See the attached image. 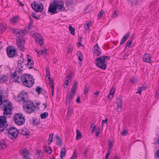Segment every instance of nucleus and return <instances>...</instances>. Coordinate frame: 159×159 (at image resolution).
<instances>
[{"label":"nucleus","instance_id":"obj_1","mask_svg":"<svg viewBox=\"0 0 159 159\" xmlns=\"http://www.w3.org/2000/svg\"><path fill=\"white\" fill-rule=\"evenodd\" d=\"M14 35L18 37L17 39H16V43L18 48L20 50L23 51L25 49L24 44L25 40V38L21 37L20 30L18 29H15L13 31Z\"/></svg>","mask_w":159,"mask_h":159},{"label":"nucleus","instance_id":"obj_2","mask_svg":"<svg viewBox=\"0 0 159 159\" xmlns=\"http://www.w3.org/2000/svg\"><path fill=\"white\" fill-rule=\"evenodd\" d=\"M109 59V57L101 56L96 59L95 61V64L98 67L102 70H105L107 66L106 62Z\"/></svg>","mask_w":159,"mask_h":159},{"label":"nucleus","instance_id":"obj_3","mask_svg":"<svg viewBox=\"0 0 159 159\" xmlns=\"http://www.w3.org/2000/svg\"><path fill=\"white\" fill-rule=\"evenodd\" d=\"M20 80L24 85L29 88L31 87L34 83V79L32 75L29 74L23 75Z\"/></svg>","mask_w":159,"mask_h":159},{"label":"nucleus","instance_id":"obj_4","mask_svg":"<svg viewBox=\"0 0 159 159\" xmlns=\"http://www.w3.org/2000/svg\"><path fill=\"white\" fill-rule=\"evenodd\" d=\"M23 108L25 111L29 114L32 113L35 108L34 103L28 100L23 103Z\"/></svg>","mask_w":159,"mask_h":159},{"label":"nucleus","instance_id":"obj_5","mask_svg":"<svg viewBox=\"0 0 159 159\" xmlns=\"http://www.w3.org/2000/svg\"><path fill=\"white\" fill-rule=\"evenodd\" d=\"M14 120L15 123L19 126L23 125L25 122V118L21 113L15 114L14 116Z\"/></svg>","mask_w":159,"mask_h":159},{"label":"nucleus","instance_id":"obj_6","mask_svg":"<svg viewBox=\"0 0 159 159\" xmlns=\"http://www.w3.org/2000/svg\"><path fill=\"white\" fill-rule=\"evenodd\" d=\"M19 130L14 127H10L8 130V136L12 139H14L17 136Z\"/></svg>","mask_w":159,"mask_h":159},{"label":"nucleus","instance_id":"obj_7","mask_svg":"<svg viewBox=\"0 0 159 159\" xmlns=\"http://www.w3.org/2000/svg\"><path fill=\"white\" fill-rule=\"evenodd\" d=\"M21 69H18L14 72L12 75V77L14 79V81L16 82L19 83L20 80L22 76V71Z\"/></svg>","mask_w":159,"mask_h":159},{"label":"nucleus","instance_id":"obj_8","mask_svg":"<svg viewBox=\"0 0 159 159\" xmlns=\"http://www.w3.org/2000/svg\"><path fill=\"white\" fill-rule=\"evenodd\" d=\"M31 6L32 9L36 12H40L43 9V6L42 4L41 3L39 4L35 1H34V3L31 4Z\"/></svg>","mask_w":159,"mask_h":159},{"label":"nucleus","instance_id":"obj_9","mask_svg":"<svg viewBox=\"0 0 159 159\" xmlns=\"http://www.w3.org/2000/svg\"><path fill=\"white\" fill-rule=\"evenodd\" d=\"M33 37L36 43L40 45L43 44V39L42 36L39 34L35 33L33 34Z\"/></svg>","mask_w":159,"mask_h":159},{"label":"nucleus","instance_id":"obj_10","mask_svg":"<svg viewBox=\"0 0 159 159\" xmlns=\"http://www.w3.org/2000/svg\"><path fill=\"white\" fill-rule=\"evenodd\" d=\"M6 52L7 56L9 57H12L16 55V51L13 48L7 47L6 49Z\"/></svg>","mask_w":159,"mask_h":159},{"label":"nucleus","instance_id":"obj_11","mask_svg":"<svg viewBox=\"0 0 159 159\" xmlns=\"http://www.w3.org/2000/svg\"><path fill=\"white\" fill-rule=\"evenodd\" d=\"M28 98V94L27 93L24 92H21L17 96V100L19 101H23V103L24 102L27 101Z\"/></svg>","mask_w":159,"mask_h":159},{"label":"nucleus","instance_id":"obj_12","mask_svg":"<svg viewBox=\"0 0 159 159\" xmlns=\"http://www.w3.org/2000/svg\"><path fill=\"white\" fill-rule=\"evenodd\" d=\"M5 101H4L3 104V114L8 116V115H10L12 113V107H8L6 105H4L6 104H5Z\"/></svg>","mask_w":159,"mask_h":159},{"label":"nucleus","instance_id":"obj_13","mask_svg":"<svg viewBox=\"0 0 159 159\" xmlns=\"http://www.w3.org/2000/svg\"><path fill=\"white\" fill-rule=\"evenodd\" d=\"M116 100L117 107L116 111L117 112H120L122 111V101L120 98H117Z\"/></svg>","mask_w":159,"mask_h":159},{"label":"nucleus","instance_id":"obj_14","mask_svg":"<svg viewBox=\"0 0 159 159\" xmlns=\"http://www.w3.org/2000/svg\"><path fill=\"white\" fill-rule=\"evenodd\" d=\"M6 117L4 116H0V127L2 128L6 126L7 128Z\"/></svg>","mask_w":159,"mask_h":159},{"label":"nucleus","instance_id":"obj_15","mask_svg":"<svg viewBox=\"0 0 159 159\" xmlns=\"http://www.w3.org/2000/svg\"><path fill=\"white\" fill-rule=\"evenodd\" d=\"M56 8L55 3L51 4L49 7L48 12L54 14L57 13L58 11H57Z\"/></svg>","mask_w":159,"mask_h":159},{"label":"nucleus","instance_id":"obj_16","mask_svg":"<svg viewBox=\"0 0 159 159\" xmlns=\"http://www.w3.org/2000/svg\"><path fill=\"white\" fill-rule=\"evenodd\" d=\"M75 95V94L70 93L69 94H68L66 97V105L68 104H70L72 99L73 98Z\"/></svg>","mask_w":159,"mask_h":159},{"label":"nucleus","instance_id":"obj_17","mask_svg":"<svg viewBox=\"0 0 159 159\" xmlns=\"http://www.w3.org/2000/svg\"><path fill=\"white\" fill-rule=\"evenodd\" d=\"M57 11L58 12L60 11H63L65 9V8L64 7V4L63 3L59 4V3H55Z\"/></svg>","mask_w":159,"mask_h":159},{"label":"nucleus","instance_id":"obj_18","mask_svg":"<svg viewBox=\"0 0 159 159\" xmlns=\"http://www.w3.org/2000/svg\"><path fill=\"white\" fill-rule=\"evenodd\" d=\"M143 61L146 62L150 63L151 61V58L149 55L148 53H146L143 56Z\"/></svg>","mask_w":159,"mask_h":159},{"label":"nucleus","instance_id":"obj_19","mask_svg":"<svg viewBox=\"0 0 159 159\" xmlns=\"http://www.w3.org/2000/svg\"><path fill=\"white\" fill-rule=\"evenodd\" d=\"M21 153L23 155V159H25L28 158V156L30 154V152L26 148L23 149L21 151Z\"/></svg>","mask_w":159,"mask_h":159},{"label":"nucleus","instance_id":"obj_20","mask_svg":"<svg viewBox=\"0 0 159 159\" xmlns=\"http://www.w3.org/2000/svg\"><path fill=\"white\" fill-rule=\"evenodd\" d=\"M27 62L26 65L29 69H31L34 66V62L32 59L31 58H28L27 60Z\"/></svg>","mask_w":159,"mask_h":159},{"label":"nucleus","instance_id":"obj_21","mask_svg":"<svg viewBox=\"0 0 159 159\" xmlns=\"http://www.w3.org/2000/svg\"><path fill=\"white\" fill-rule=\"evenodd\" d=\"M130 34V32H128L124 36L121 40L120 43V44L122 45L126 41L127 39L129 38V34Z\"/></svg>","mask_w":159,"mask_h":159},{"label":"nucleus","instance_id":"obj_22","mask_svg":"<svg viewBox=\"0 0 159 159\" xmlns=\"http://www.w3.org/2000/svg\"><path fill=\"white\" fill-rule=\"evenodd\" d=\"M49 79L50 80V84H49L51 85L52 95V96H53L54 92V82L53 80L51 78L49 77Z\"/></svg>","mask_w":159,"mask_h":159},{"label":"nucleus","instance_id":"obj_23","mask_svg":"<svg viewBox=\"0 0 159 159\" xmlns=\"http://www.w3.org/2000/svg\"><path fill=\"white\" fill-rule=\"evenodd\" d=\"M77 82L76 81H75L71 88L70 93L75 94V93L77 88Z\"/></svg>","mask_w":159,"mask_h":159},{"label":"nucleus","instance_id":"obj_24","mask_svg":"<svg viewBox=\"0 0 159 159\" xmlns=\"http://www.w3.org/2000/svg\"><path fill=\"white\" fill-rule=\"evenodd\" d=\"M8 80V77L6 75H2L0 76V82L1 83H4L7 82Z\"/></svg>","mask_w":159,"mask_h":159},{"label":"nucleus","instance_id":"obj_25","mask_svg":"<svg viewBox=\"0 0 159 159\" xmlns=\"http://www.w3.org/2000/svg\"><path fill=\"white\" fill-rule=\"evenodd\" d=\"M6 24L2 23L0 24V33H2L6 30Z\"/></svg>","mask_w":159,"mask_h":159},{"label":"nucleus","instance_id":"obj_26","mask_svg":"<svg viewBox=\"0 0 159 159\" xmlns=\"http://www.w3.org/2000/svg\"><path fill=\"white\" fill-rule=\"evenodd\" d=\"M7 146V144L4 140H2L0 142V148L3 149L5 148Z\"/></svg>","mask_w":159,"mask_h":159},{"label":"nucleus","instance_id":"obj_27","mask_svg":"<svg viewBox=\"0 0 159 159\" xmlns=\"http://www.w3.org/2000/svg\"><path fill=\"white\" fill-rule=\"evenodd\" d=\"M56 138L57 139V145L60 147H61L62 145L61 140L60 138L57 135L56 136Z\"/></svg>","mask_w":159,"mask_h":159},{"label":"nucleus","instance_id":"obj_28","mask_svg":"<svg viewBox=\"0 0 159 159\" xmlns=\"http://www.w3.org/2000/svg\"><path fill=\"white\" fill-rule=\"evenodd\" d=\"M31 123L33 126H37L39 124L40 122L36 119L33 118Z\"/></svg>","mask_w":159,"mask_h":159},{"label":"nucleus","instance_id":"obj_29","mask_svg":"<svg viewBox=\"0 0 159 159\" xmlns=\"http://www.w3.org/2000/svg\"><path fill=\"white\" fill-rule=\"evenodd\" d=\"M45 151L49 154H51L52 152V149L50 147L45 146Z\"/></svg>","mask_w":159,"mask_h":159},{"label":"nucleus","instance_id":"obj_30","mask_svg":"<svg viewBox=\"0 0 159 159\" xmlns=\"http://www.w3.org/2000/svg\"><path fill=\"white\" fill-rule=\"evenodd\" d=\"M77 55L78 57L79 61H81L82 60L83 57L80 51H78L77 52Z\"/></svg>","mask_w":159,"mask_h":159},{"label":"nucleus","instance_id":"obj_31","mask_svg":"<svg viewBox=\"0 0 159 159\" xmlns=\"http://www.w3.org/2000/svg\"><path fill=\"white\" fill-rule=\"evenodd\" d=\"M66 151L64 148H61L60 153V157H64L66 156Z\"/></svg>","mask_w":159,"mask_h":159},{"label":"nucleus","instance_id":"obj_32","mask_svg":"<svg viewBox=\"0 0 159 159\" xmlns=\"http://www.w3.org/2000/svg\"><path fill=\"white\" fill-rule=\"evenodd\" d=\"M5 101V104H6V105L8 107H12V104L11 102H9V101L7 99H6L5 100H3V101L2 100V104L3 105L4 104V101Z\"/></svg>","mask_w":159,"mask_h":159},{"label":"nucleus","instance_id":"obj_33","mask_svg":"<svg viewBox=\"0 0 159 159\" xmlns=\"http://www.w3.org/2000/svg\"><path fill=\"white\" fill-rule=\"evenodd\" d=\"M76 131L77 133V135L76 137V140H80L81 138V132L80 130L77 129H76Z\"/></svg>","mask_w":159,"mask_h":159},{"label":"nucleus","instance_id":"obj_34","mask_svg":"<svg viewBox=\"0 0 159 159\" xmlns=\"http://www.w3.org/2000/svg\"><path fill=\"white\" fill-rule=\"evenodd\" d=\"M115 91V88L112 87L110 93V95L108 96L109 98H111V99L113 98Z\"/></svg>","mask_w":159,"mask_h":159},{"label":"nucleus","instance_id":"obj_35","mask_svg":"<svg viewBox=\"0 0 159 159\" xmlns=\"http://www.w3.org/2000/svg\"><path fill=\"white\" fill-rule=\"evenodd\" d=\"M69 29L70 34L74 35L75 34V29L73 28L70 25H69Z\"/></svg>","mask_w":159,"mask_h":159},{"label":"nucleus","instance_id":"obj_36","mask_svg":"<svg viewBox=\"0 0 159 159\" xmlns=\"http://www.w3.org/2000/svg\"><path fill=\"white\" fill-rule=\"evenodd\" d=\"M78 153L76 150H74L73 154L70 159H76L77 158L78 156Z\"/></svg>","mask_w":159,"mask_h":159},{"label":"nucleus","instance_id":"obj_37","mask_svg":"<svg viewBox=\"0 0 159 159\" xmlns=\"http://www.w3.org/2000/svg\"><path fill=\"white\" fill-rule=\"evenodd\" d=\"M48 114L47 112H44L40 115V117L42 119H46L48 116Z\"/></svg>","mask_w":159,"mask_h":159},{"label":"nucleus","instance_id":"obj_38","mask_svg":"<svg viewBox=\"0 0 159 159\" xmlns=\"http://www.w3.org/2000/svg\"><path fill=\"white\" fill-rule=\"evenodd\" d=\"M22 55H21L20 57V59L18 61V65L26 62L25 61L22 57Z\"/></svg>","mask_w":159,"mask_h":159},{"label":"nucleus","instance_id":"obj_39","mask_svg":"<svg viewBox=\"0 0 159 159\" xmlns=\"http://www.w3.org/2000/svg\"><path fill=\"white\" fill-rule=\"evenodd\" d=\"M26 65V62H25V63H22V64L18 65V69H21V70H23L24 69L23 68V66Z\"/></svg>","mask_w":159,"mask_h":159},{"label":"nucleus","instance_id":"obj_40","mask_svg":"<svg viewBox=\"0 0 159 159\" xmlns=\"http://www.w3.org/2000/svg\"><path fill=\"white\" fill-rule=\"evenodd\" d=\"M20 32H21V37H22L23 36V34H27L29 31H28V30H27V29H24L23 30H20Z\"/></svg>","mask_w":159,"mask_h":159},{"label":"nucleus","instance_id":"obj_41","mask_svg":"<svg viewBox=\"0 0 159 159\" xmlns=\"http://www.w3.org/2000/svg\"><path fill=\"white\" fill-rule=\"evenodd\" d=\"M101 53V51L100 49H98L97 50L94 51V53L97 56H99Z\"/></svg>","mask_w":159,"mask_h":159},{"label":"nucleus","instance_id":"obj_42","mask_svg":"<svg viewBox=\"0 0 159 159\" xmlns=\"http://www.w3.org/2000/svg\"><path fill=\"white\" fill-rule=\"evenodd\" d=\"M72 111L73 109L70 107H68V111L67 112L69 116H70L71 115Z\"/></svg>","mask_w":159,"mask_h":159},{"label":"nucleus","instance_id":"obj_43","mask_svg":"<svg viewBox=\"0 0 159 159\" xmlns=\"http://www.w3.org/2000/svg\"><path fill=\"white\" fill-rule=\"evenodd\" d=\"M89 89V87L87 85H86L85 86V89L84 92V94L86 95L88 92Z\"/></svg>","mask_w":159,"mask_h":159},{"label":"nucleus","instance_id":"obj_44","mask_svg":"<svg viewBox=\"0 0 159 159\" xmlns=\"http://www.w3.org/2000/svg\"><path fill=\"white\" fill-rule=\"evenodd\" d=\"M104 13V11L102 10H101L98 13V18H100Z\"/></svg>","mask_w":159,"mask_h":159},{"label":"nucleus","instance_id":"obj_45","mask_svg":"<svg viewBox=\"0 0 159 159\" xmlns=\"http://www.w3.org/2000/svg\"><path fill=\"white\" fill-rule=\"evenodd\" d=\"M32 16L36 20H39L40 18V16L39 15L36 16L35 13H33Z\"/></svg>","mask_w":159,"mask_h":159},{"label":"nucleus","instance_id":"obj_46","mask_svg":"<svg viewBox=\"0 0 159 159\" xmlns=\"http://www.w3.org/2000/svg\"><path fill=\"white\" fill-rule=\"evenodd\" d=\"M50 70H49V69H46V76L47 77H48V80L49 81V84H50V80L49 79V78L50 77V78H51L50 77Z\"/></svg>","mask_w":159,"mask_h":159},{"label":"nucleus","instance_id":"obj_47","mask_svg":"<svg viewBox=\"0 0 159 159\" xmlns=\"http://www.w3.org/2000/svg\"><path fill=\"white\" fill-rule=\"evenodd\" d=\"M69 83V82L68 80L67 79L66 80L64 83V88H67L68 87Z\"/></svg>","mask_w":159,"mask_h":159},{"label":"nucleus","instance_id":"obj_48","mask_svg":"<svg viewBox=\"0 0 159 159\" xmlns=\"http://www.w3.org/2000/svg\"><path fill=\"white\" fill-rule=\"evenodd\" d=\"M41 88L40 87H37L36 89V91L38 93L40 94L41 93Z\"/></svg>","mask_w":159,"mask_h":159},{"label":"nucleus","instance_id":"obj_49","mask_svg":"<svg viewBox=\"0 0 159 159\" xmlns=\"http://www.w3.org/2000/svg\"><path fill=\"white\" fill-rule=\"evenodd\" d=\"M18 18L16 17H13L12 19L11 20V22L13 23H16L17 20Z\"/></svg>","mask_w":159,"mask_h":159},{"label":"nucleus","instance_id":"obj_50","mask_svg":"<svg viewBox=\"0 0 159 159\" xmlns=\"http://www.w3.org/2000/svg\"><path fill=\"white\" fill-rule=\"evenodd\" d=\"M132 41L130 40L129 39L127 42L125 44V47H129Z\"/></svg>","mask_w":159,"mask_h":159},{"label":"nucleus","instance_id":"obj_51","mask_svg":"<svg viewBox=\"0 0 159 159\" xmlns=\"http://www.w3.org/2000/svg\"><path fill=\"white\" fill-rule=\"evenodd\" d=\"M21 131H22V132L21 133L23 135H27L29 134V132H28L26 131H25L24 130L22 129L21 130Z\"/></svg>","mask_w":159,"mask_h":159},{"label":"nucleus","instance_id":"obj_52","mask_svg":"<svg viewBox=\"0 0 159 159\" xmlns=\"http://www.w3.org/2000/svg\"><path fill=\"white\" fill-rule=\"evenodd\" d=\"M53 135V134L51 133L49 136V141H50V143H49V144H50L51 143L52 141V137Z\"/></svg>","mask_w":159,"mask_h":159},{"label":"nucleus","instance_id":"obj_53","mask_svg":"<svg viewBox=\"0 0 159 159\" xmlns=\"http://www.w3.org/2000/svg\"><path fill=\"white\" fill-rule=\"evenodd\" d=\"M130 81L132 83H135L136 82L137 80L136 79L133 78L130 79Z\"/></svg>","mask_w":159,"mask_h":159},{"label":"nucleus","instance_id":"obj_54","mask_svg":"<svg viewBox=\"0 0 159 159\" xmlns=\"http://www.w3.org/2000/svg\"><path fill=\"white\" fill-rule=\"evenodd\" d=\"M32 27V24H31V23H30L27 29L29 31L31 29Z\"/></svg>","mask_w":159,"mask_h":159},{"label":"nucleus","instance_id":"obj_55","mask_svg":"<svg viewBox=\"0 0 159 159\" xmlns=\"http://www.w3.org/2000/svg\"><path fill=\"white\" fill-rule=\"evenodd\" d=\"M108 144H109V150H110L111 149V148H112V145H113V143H112V142L111 141H109L108 142Z\"/></svg>","mask_w":159,"mask_h":159},{"label":"nucleus","instance_id":"obj_56","mask_svg":"<svg viewBox=\"0 0 159 159\" xmlns=\"http://www.w3.org/2000/svg\"><path fill=\"white\" fill-rule=\"evenodd\" d=\"M127 134H128V132L125 130L123 131L121 133V134L123 136L126 135Z\"/></svg>","mask_w":159,"mask_h":159},{"label":"nucleus","instance_id":"obj_57","mask_svg":"<svg viewBox=\"0 0 159 159\" xmlns=\"http://www.w3.org/2000/svg\"><path fill=\"white\" fill-rule=\"evenodd\" d=\"M95 132H96V136H97L98 135V134L100 133V129L99 128H97L96 129V130Z\"/></svg>","mask_w":159,"mask_h":159},{"label":"nucleus","instance_id":"obj_58","mask_svg":"<svg viewBox=\"0 0 159 159\" xmlns=\"http://www.w3.org/2000/svg\"><path fill=\"white\" fill-rule=\"evenodd\" d=\"M42 55H44L47 53V50L46 49H43L41 50Z\"/></svg>","mask_w":159,"mask_h":159},{"label":"nucleus","instance_id":"obj_59","mask_svg":"<svg viewBox=\"0 0 159 159\" xmlns=\"http://www.w3.org/2000/svg\"><path fill=\"white\" fill-rule=\"evenodd\" d=\"M88 150H89L88 148H87L86 149V150L83 153V155H84V157H85L86 156V154L88 152Z\"/></svg>","mask_w":159,"mask_h":159},{"label":"nucleus","instance_id":"obj_60","mask_svg":"<svg viewBox=\"0 0 159 159\" xmlns=\"http://www.w3.org/2000/svg\"><path fill=\"white\" fill-rule=\"evenodd\" d=\"M129 54H126L124 56L123 58H120L122 60H126L128 58Z\"/></svg>","mask_w":159,"mask_h":159},{"label":"nucleus","instance_id":"obj_61","mask_svg":"<svg viewBox=\"0 0 159 159\" xmlns=\"http://www.w3.org/2000/svg\"><path fill=\"white\" fill-rule=\"evenodd\" d=\"M72 50H73L72 47H69V48H68V52L69 53L71 52L72 51Z\"/></svg>","mask_w":159,"mask_h":159},{"label":"nucleus","instance_id":"obj_62","mask_svg":"<svg viewBox=\"0 0 159 159\" xmlns=\"http://www.w3.org/2000/svg\"><path fill=\"white\" fill-rule=\"evenodd\" d=\"M141 91H142L140 87H139V88H138V91L136 92V93H139V94H141Z\"/></svg>","mask_w":159,"mask_h":159},{"label":"nucleus","instance_id":"obj_63","mask_svg":"<svg viewBox=\"0 0 159 159\" xmlns=\"http://www.w3.org/2000/svg\"><path fill=\"white\" fill-rule=\"evenodd\" d=\"M76 102L78 103H80V98L79 96L77 97L76 100Z\"/></svg>","mask_w":159,"mask_h":159},{"label":"nucleus","instance_id":"obj_64","mask_svg":"<svg viewBox=\"0 0 159 159\" xmlns=\"http://www.w3.org/2000/svg\"><path fill=\"white\" fill-rule=\"evenodd\" d=\"M98 44H96L94 47V50H97L98 49H99Z\"/></svg>","mask_w":159,"mask_h":159}]
</instances>
